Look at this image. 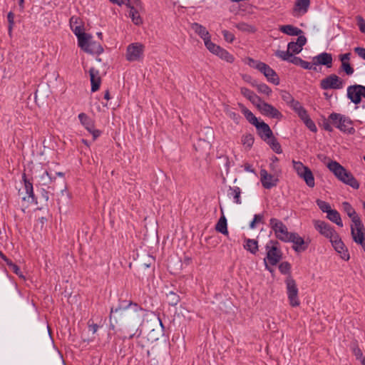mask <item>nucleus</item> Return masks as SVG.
<instances>
[{
    "label": "nucleus",
    "mask_w": 365,
    "mask_h": 365,
    "mask_svg": "<svg viewBox=\"0 0 365 365\" xmlns=\"http://www.w3.org/2000/svg\"><path fill=\"white\" fill-rule=\"evenodd\" d=\"M350 53H344L339 56V60L341 61V63H349V61L350 60Z\"/></svg>",
    "instance_id": "obj_58"
},
{
    "label": "nucleus",
    "mask_w": 365,
    "mask_h": 365,
    "mask_svg": "<svg viewBox=\"0 0 365 365\" xmlns=\"http://www.w3.org/2000/svg\"><path fill=\"white\" fill-rule=\"evenodd\" d=\"M354 51L357 55L365 60V48L361 47H356L354 48Z\"/></svg>",
    "instance_id": "obj_57"
},
{
    "label": "nucleus",
    "mask_w": 365,
    "mask_h": 365,
    "mask_svg": "<svg viewBox=\"0 0 365 365\" xmlns=\"http://www.w3.org/2000/svg\"><path fill=\"white\" fill-rule=\"evenodd\" d=\"M11 269H12V271L18 276L19 277H23L22 275V273L19 269V267L16 264H14L11 267Z\"/></svg>",
    "instance_id": "obj_63"
},
{
    "label": "nucleus",
    "mask_w": 365,
    "mask_h": 365,
    "mask_svg": "<svg viewBox=\"0 0 365 365\" xmlns=\"http://www.w3.org/2000/svg\"><path fill=\"white\" fill-rule=\"evenodd\" d=\"M332 56L331 54L324 52L313 58V63L314 65H323L327 68L332 66Z\"/></svg>",
    "instance_id": "obj_22"
},
{
    "label": "nucleus",
    "mask_w": 365,
    "mask_h": 365,
    "mask_svg": "<svg viewBox=\"0 0 365 365\" xmlns=\"http://www.w3.org/2000/svg\"><path fill=\"white\" fill-rule=\"evenodd\" d=\"M327 217L332 222L335 223L338 226L342 227H343V222L340 216V214L339 212L336 210H331L329 213L327 214Z\"/></svg>",
    "instance_id": "obj_34"
},
{
    "label": "nucleus",
    "mask_w": 365,
    "mask_h": 365,
    "mask_svg": "<svg viewBox=\"0 0 365 365\" xmlns=\"http://www.w3.org/2000/svg\"><path fill=\"white\" fill-rule=\"evenodd\" d=\"M287 289V298L289 304L296 307L299 306V289L295 280L290 276L287 277L284 281Z\"/></svg>",
    "instance_id": "obj_6"
},
{
    "label": "nucleus",
    "mask_w": 365,
    "mask_h": 365,
    "mask_svg": "<svg viewBox=\"0 0 365 365\" xmlns=\"http://www.w3.org/2000/svg\"><path fill=\"white\" fill-rule=\"evenodd\" d=\"M347 98L356 105L360 103L362 98H365V86L358 84L348 86Z\"/></svg>",
    "instance_id": "obj_12"
},
{
    "label": "nucleus",
    "mask_w": 365,
    "mask_h": 365,
    "mask_svg": "<svg viewBox=\"0 0 365 365\" xmlns=\"http://www.w3.org/2000/svg\"><path fill=\"white\" fill-rule=\"evenodd\" d=\"M207 49L214 55L217 56L220 58L225 61L227 63H232L235 61L233 55L230 53L227 50L221 46L215 44V43H210Z\"/></svg>",
    "instance_id": "obj_16"
},
{
    "label": "nucleus",
    "mask_w": 365,
    "mask_h": 365,
    "mask_svg": "<svg viewBox=\"0 0 365 365\" xmlns=\"http://www.w3.org/2000/svg\"><path fill=\"white\" fill-rule=\"evenodd\" d=\"M53 179L49 175L47 170H43L42 174L40 175V180L39 182H41L43 185H46L49 184L51 182H52Z\"/></svg>",
    "instance_id": "obj_46"
},
{
    "label": "nucleus",
    "mask_w": 365,
    "mask_h": 365,
    "mask_svg": "<svg viewBox=\"0 0 365 365\" xmlns=\"http://www.w3.org/2000/svg\"><path fill=\"white\" fill-rule=\"evenodd\" d=\"M306 126L312 132H317V128L314 123V122L309 118V115H307L306 118L302 120Z\"/></svg>",
    "instance_id": "obj_45"
},
{
    "label": "nucleus",
    "mask_w": 365,
    "mask_h": 365,
    "mask_svg": "<svg viewBox=\"0 0 365 365\" xmlns=\"http://www.w3.org/2000/svg\"><path fill=\"white\" fill-rule=\"evenodd\" d=\"M78 118L81 124L93 135V140H96L101 135V131L95 128L93 120H92L87 114L85 113H81L78 114Z\"/></svg>",
    "instance_id": "obj_13"
},
{
    "label": "nucleus",
    "mask_w": 365,
    "mask_h": 365,
    "mask_svg": "<svg viewBox=\"0 0 365 365\" xmlns=\"http://www.w3.org/2000/svg\"><path fill=\"white\" fill-rule=\"evenodd\" d=\"M103 48L100 43L93 41L92 39L90 41L87 49H86V53L91 54H101L103 53Z\"/></svg>",
    "instance_id": "obj_29"
},
{
    "label": "nucleus",
    "mask_w": 365,
    "mask_h": 365,
    "mask_svg": "<svg viewBox=\"0 0 365 365\" xmlns=\"http://www.w3.org/2000/svg\"><path fill=\"white\" fill-rule=\"evenodd\" d=\"M316 202H317V205H318V207H319V209L323 212H327L328 214L329 212H330L332 210L331 208L330 205L328 202H325V201H323V200H317L316 201Z\"/></svg>",
    "instance_id": "obj_44"
},
{
    "label": "nucleus",
    "mask_w": 365,
    "mask_h": 365,
    "mask_svg": "<svg viewBox=\"0 0 365 365\" xmlns=\"http://www.w3.org/2000/svg\"><path fill=\"white\" fill-rule=\"evenodd\" d=\"M329 120L341 132L348 134H353L355 132L353 121L348 116L337 113H332L329 115Z\"/></svg>",
    "instance_id": "obj_2"
},
{
    "label": "nucleus",
    "mask_w": 365,
    "mask_h": 365,
    "mask_svg": "<svg viewBox=\"0 0 365 365\" xmlns=\"http://www.w3.org/2000/svg\"><path fill=\"white\" fill-rule=\"evenodd\" d=\"M293 168L297 175L304 180L309 187H314L315 185L314 177L309 168L304 165L300 161L292 160Z\"/></svg>",
    "instance_id": "obj_5"
},
{
    "label": "nucleus",
    "mask_w": 365,
    "mask_h": 365,
    "mask_svg": "<svg viewBox=\"0 0 365 365\" xmlns=\"http://www.w3.org/2000/svg\"><path fill=\"white\" fill-rule=\"evenodd\" d=\"M277 242L275 241H269V243L266 245V250H267V256L264 259V264L266 268L271 271L268 267V264L270 265L274 266L276 265L282 259V252L277 247Z\"/></svg>",
    "instance_id": "obj_4"
},
{
    "label": "nucleus",
    "mask_w": 365,
    "mask_h": 365,
    "mask_svg": "<svg viewBox=\"0 0 365 365\" xmlns=\"http://www.w3.org/2000/svg\"><path fill=\"white\" fill-rule=\"evenodd\" d=\"M241 93L247 99L254 93V92L247 88H241Z\"/></svg>",
    "instance_id": "obj_56"
},
{
    "label": "nucleus",
    "mask_w": 365,
    "mask_h": 365,
    "mask_svg": "<svg viewBox=\"0 0 365 365\" xmlns=\"http://www.w3.org/2000/svg\"><path fill=\"white\" fill-rule=\"evenodd\" d=\"M310 4L309 0H297L295 2L294 11L301 14H305Z\"/></svg>",
    "instance_id": "obj_31"
},
{
    "label": "nucleus",
    "mask_w": 365,
    "mask_h": 365,
    "mask_svg": "<svg viewBox=\"0 0 365 365\" xmlns=\"http://www.w3.org/2000/svg\"><path fill=\"white\" fill-rule=\"evenodd\" d=\"M255 126L257 130L259 135L264 141H267L273 136L272 130L270 129L269 126L264 122H259Z\"/></svg>",
    "instance_id": "obj_21"
},
{
    "label": "nucleus",
    "mask_w": 365,
    "mask_h": 365,
    "mask_svg": "<svg viewBox=\"0 0 365 365\" xmlns=\"http://www.w3.org/2000/svg\"><path fill=\"white\" fill-rule=\"evenodd\" d=\"M329 241L333 248L340 255L341 258L345 261H348L350 258V255L348 249L341 240L339 235L337 233L336 236H334Z\"/></svg>",
    "instance_id": "obj_15"
},
{
    "label": "nucleus",
    "mask_w": 365,
    "mask_h": 365,
    "mask_svg": "<svg viewBox=\"0 0 365 365\" xmlns=\"http://www.w3.org/2000/svg\"><path fill=\"white\" fill-rule=\"evenodd\" d=\"M70 24L72 31L74 33L77 38L86 34L84 32L83 26L78 22L77 18L73 16L71 17L70 19Z\"/></svg>",
    "instance_id": "obj_28"
},
{
    "label": "nucleus",
    "mask_w": 365,
    "mask_h": 365,
    "mask_svg": "<svg viewBox=\"0 0 365 365\" xmlns=\"http://www.w3.org/2000/svg\"><path fill=\"white\" fill-rule=\"evenodd\" d=\"M327 167L339 181L354 189L359 188V183L352 173L338 162L331 160L327 163Z\"/></svg>",
    "instance_id": "obj_1"
},
{
    "label": "nucleus",
    "mask_w": 365,
    "mask_h": 365,
    "mask_svg": "<svg viewBox=\"0 0 365 365\" xmlns=\"http://www.w3.org/2000/svg\"><path fill=\"white\" fill-rule=\"evenodd\" d=\"M258 109L264 115L276 119L282 118V114L277 108L264 101L259 106Z\"/></svg>",
    "instance_id": "obj_18"
},
{
    "label": "nucleus",
    "mask_w": 365,
    "mask_h": 365,
    "mask_svg": "<svg viewBox=\"0 0 365 365\" xmlns=\"http://www.w3.org/2000/svg\"><path fill=\"white\" fill-rule=\"evenodd\" d=\"M7 20H8V22H9V25H11V26H14V13H12L11 11H10L8 14H7Z\"/></svg>",
    "instance_id": "obj_62"
},
{
    "label": "nucleus",
    "mask_w": 365,
    "mask_h": 365,
    "mask_svg": "<svg viewBox=\"0 0 365 365\" xmlns=\"http://www.w3.org/2000/svg\"><path fill=\"white\" fill-rule=\"evenodd\" d=\"M351 234L354 242L361 245L365 251V228L361 220L352 222Z\"/></svg>",
    "instance_id": "obj_9"
},
{
    "label": "nucleus",
    "mask_w": 365,
    "mask_h": 365,
    "mask_svg": "<svg viewBox=\"0 0 365 365\" xmlns=\"http://www.w3.org/2000/svg\"><path fill=\"white\" fill-rule=\"evenodd\" d=\"M126 6L130 9L128 14L132 20V22L137 26L142 24L143 19L138 9L135 6H131L129 3L127 4Z\"/></svg>",
    "instance_id": "obj_25"
},
{
    "label": "nucleus",
    "mask_w": 365,
    "mask_h": 365,
    "mask_svg": "<svg viewBox=\"0 0 365 365\" xmlns=\"http://www.w3.org/2000/svg\"><path fill=\"white\" fill-rule=\"evenodd\" d=\"M299 66L304 69H312V65L306 61L302 60Z\"/></svg>",
    "instance_id": "obj_60"
},
{
    "label": "nucleus",
    "mask_w": 365,
    "mask_h": 365,
    "mask_svg": "<svg viewBox=\"0 0 365 365\" xmlns=\"http://www.w3.org/2000/svg\"><path fill=\"white\" fill-rule=\"evenodd\" d=\"M241 190L239 187H230L228 191V196L234 200V202L237 204H241L240 198Z\"/></svg>",
    "instance_id": "obj_37"
},
{
    "label": "nucleus",
    "mask_w": 365,
    "mask_h": 365,
    "mask_svg": "<svg viewBox=\"0 0 365 365\" xmlns=\"http://www.w3.org/2000/svg\"><path fill=\"white\" fill-rule=\"evenodd\" d=\"M224 39L228 43H232L235 39V35L227 30H223L222 31Z\"/></svg>",
    "instance_id": "obj_48"
},
{
    "label": "nucleus",
    "mask_w": 365,
    "mask_h": 365,
    "mask_svg": "<svg viewBox=\"0 0 365 365\" xmlns=\"http://www.w3.org/2000/svg\"><path fill=\"white\" fill-rule=\"evenodd\" d=\"M314 228L324 237L329 239H332L337 232L333 227L324 221L315 220L313 221Z\"/></svg>",
    "instance_id": "obj_14"
},
{
    "label": "nucleus",
    "mask_w": 365,
    "mask_h": 365,
    "mask_svg": "<svg viewBox=\"0 0 365 365\" xmlns=\"http://www.w3.org/2000/svg\"><path fill=\"white\" fill-rule=\"evenodd\" d=\"M272 149L274 152H275L277 154H280L282 153V147L279 144V143L277 140V139L272 136L269 140L265 141Z\"/></svg>",
    "instance_id": "obj_39"
},
{
    "label": "nucleus",
    "mask_w": 365,
    "mask_h": 365,
    "mask_svg": "<svg viewBox=\"0 0 365 365\" xmlns=\"http://www.w3.org/2000/svg\"><path fill=\"white\" fill-rule=\"evenodd\" d=\"M227 114L235 123H238L239 122V120L240 119V115L238 113H235L234 111H232V110H229V111H227Z\"/></svg>",
    "instance_id": "obj_55"
},
{
    "label": "nucleus",
    "mask_w": 365,
    "mask_h": 365,
    "mask_svg": "<svg viewBox=\"0 0 365 365\" xmlns=\"http://www.w3.org/2000/svg\"><path fill=\"white\" fill-rule=\"evenodd\" d=\"M289 242L293 243L292 247L296 252L304 251L307 248V245L305 244L304 239L297 233H291L286 242Z\"/></svg>",
    "instance_id": "obj_19"
},
{
    "label": "nucleus",
    "mask_w": 365,
    "mask_h": 365,
    "mask_svg": "<svg viewBox=\"0 0 365 365\" xmlns=\"http://www.w3.org/2000/svg\"><path fill=\"white\" fill-rule=\"evenodd\" d=\"M168 297L170 298L169 304L172 306L176 305L179 302V297L173 292H170Z\"/></svg>",
    "instance_id": "obj_52"
},
{
    "label": "nucleus",
    "mask_w": 365,
    "mask_h": 365,
    "mask_svg": "<svg viewBox=\"0 0 365 365\" xmlns=\"http://www.w3.org/2000/svg\"><path fill=\"white\" fill-rule=\"evenodd\" d=\"M247 63L250 67L256 68L263 73L267 81L270 83L274 85H278L279 83V78L277 73L269 65L250 58H248Z\"/></svg>",
    "instance_id": "obj_3"
},
{
    "label": "nucleus",
    "mask_w": 365,
    "mask_h": 365,
    "mask_svg": "<svg viewBox=\"0 0 365 365\" xmlns=\"http://www.w3.org/2000/svg\"><path fill=\"white\" fill-rule=\"evenodd\" d=\"M292 107L294 109V110L297 113L298 116L300 118L301 120L304 119L307 115H309L307 111L299 101H293L292 102Z\"/></svg>",
    "instance_id": "obj_33"
},
{
    "label": "nucleus",
    "mask_w": 365,
    "mask_h": 365,
    "mask_svg": "<svg viewBox=\"0 0 365 365\" xmlns=\"http://www.w3.org/2000/svg\"><path fill=\"white\" fill-rule=\"evenodd\" d=\"M307 43V38L304 36H298L297 41H291L287 45V48L292 54H297L302 50Z\"/></svg>",
    "instance_id": "obj_20"
},
{
    "label": "nucleus",
    "mask_w": 365,
    "mask_h": 365,
    "mask_svg": "<svg viewBox=\"0 0 365 365\" xmlns=\"http://www.w3.org/2000/svg\"><path fill=\"white\" fill-rule=\"evenodd\" d=\"M262 220V216L260 215H255L252 221L250 222V227L251 229L255 228L256 223L260 222Z\"/></svg>",
    "instance_id": "obj_54"
},
{
    "label": "nucleus",
    "mask_w": 365,
    "mask_h": 365,
    "mask_svg": "<svg viewBox=\"0 0 365 365\" xmlns=\"http://www.w3.org/2000/svg\"><path fill=\"white\" fill-rule=\"evenodd\" d=\"M248 100H250L257 108H259V106L264 102L255 93L249 98Z\"/></svg>",
    "instance_id": "obj_50"
},
{
    "label": "nucleus",
    "mask_w": 365,
    "mask_h": 365,
    "mask_svg": "<svg viewBox=\"0 0 365 365\" xmlns=\"http://www.w3.org/2000/svg\"><path fill=\"white\" fill-rule=\"evenodd\" d=\"M258 91L264 93L267 96H269L272 93V89L266 84L261 83L257 86Z\"/></svg>",
    "instance_id": "obj_47"
},
{
    "label": "nucleus",
    "mask_w": 365,
    "mask_h": 365,
    "mask_svg": "<svg viewBox=\"0 0 365 365\" xmlns=\"http://www.w3.org/2000/svg\"><path fill=\"white\" fill-rule=\"evenodd\" d=\"M274 55L283 61H289L292 53L289 51L288 49L287 51L277 50L274 52Z\"/></svg>",
    "instance_id": "obj_43"
},
{
    "label": "nucleus",
    "mask_w": 365,
    "mask_h": 365,
    "mask_svg": "<svg viewBox=\"0 0 365 365\" xmlns=\"http://www.w3.org/2000/svg\"><path fill=\"white\" fill-rule=\"evenodd\" d=\"M269 226L274 231L276 237L279 240L287 242L288 237H290L292 232L288 231L287 226L281 220L277 218H271Z\"/></svg>",
    "instance_id": "obj_8"
},
{
    "label": "nucleus",
    "mask_w": 365,
    "mask_h": 365,
    "mask_svg": "<svg viewBox=\"0 0 365 365\" xmlns=\"http://www.w3.org/2000/svg\"><path fill=\"white\" fill-rule=\"evenodd\" d=\"M344 84V81L336 74H331L320 81V87L323 90L341 89Z\"/></svg>",
    "instance_id": "obj_10"
},
{
    "label": "nucleus",
    "mask_w": 365,
    "mask_h": 365,
    "mask_svg": "<svg viewBox=\"0 0 365 365\" xmlns=\"http://www.w3.org/2000/svg\"><path fill=\"white\" fill-rule=\"evenodd\" d=\"M302 61V58H300L299 57H294V56H293V54L291 55V58H290V59H289V62H291L297 66H299Z\"/></svg>",
    "instance_id": "obj_59"
},
{
    "label": "nucleus",
    "mask_w": 365,
    "mask_h": 365,
    "mask_svg": "<svg viewBox=\"0 0 365 365\" xmlns=\"http://www.w3.org/2000/svg\"><path fill=\"white\" fill-rule=\"evenodd\" d=\"M240 107L241 108V112L243 113L246 119L251 124L255 125L259 123L258 119L257 117L250 111L249 109H247L246 107H245L243 105L240 104Z\"/></svg>",
    "instance_id": "obj_32"
},
{
    "label": "nucleus",
    "mask_w": 365,
    "mask_h": 365,
    "mask_svg": "<svg viewBox=\"0 0 365 365\" xmlns=\"http://www.w3.org/2000/svg\"><path fill=\"white\" fill-rule=\"evenodd\" d=\"M192 29L204 41L205 46L207 48L210 43H212L211 36L207 29L198 23H193L191 25Z\"/></svg>",
    "instance_id": "obj_17"
},
{
    "label": "nucleus",
    "mask_w": 365,
    "mask_h": 365,
    "mask_svg": "<svg viewBox=\"0 0 365 365\" xmlns=\"http://www.w3.org/2000/svg\"><path fill=\"white\" fill-rule=\"evenodd\" d=\"M342 207L344 212H346L347 215L351 219L352 222H356V220H360V218L356 215L354 209L349 202H344L342 203Z\"/></svg>",
    "instance_id": "obj_30"
},
{
    "label": "nucleus",
    "mask_w": 365,
    "mask_h": 365,
    "mask_svg": "<svg viewBox=\"0 0 365 365\" xmlns=\"http://www.w3.org/2000/svg\"><path fill=\"white\" fill-rule=\"evenodd\" d=\"M241 141L245 148L250 149L253 145L255 139L252 134L248 133L242 135Z\"/></svg>",
    "instance_id": "obj_42"
},
{
    "label": "nucleus",
    "mask_w": 365,
    "mask_h": 365,
    "mask_svg": "<svg viewBox=\"0 0 365 365\" xmlns=\"http://www.w3.org/2000/svg\"><path fill=\"white\" fill-rule=\"evenodd\" d=\"M22 180L24 182V188L26 190V193L27 194V196H25L23 197L24 200H28L31 202H36V198L34 193V188H33V184L31 182H30L26 178V175L25 173L22 175Z\"/></svg>",
    "instance_id": "obj_23"
},
{
    "label": "nucleus",
    "mask_w": 365,
    "mask_h": 365,
    "mask_svg": "<svg viewBox=\"0 0 365 365\" xmlns=\"http://www.w3.org/2000/svg\"><path fill=\"white\" fill-rule=\"evenodd\" d=\"M78 46L86 52V49L92 39V36L90 34H85L78 36Z\"/></svg>",
    "instance_id": "obj_35"
},
{
    "label": "nucleus",
    "mask_w": 365,
    "mask_h": 365,
    "mask_svg": "<svg viewBox=\"0 0 365 365\" xmlns=\"http://www.w3.org/2000/svg\"><path fill=\"white\" fill-rule=\"evenodd\" d=\"M290 268H291L290 264L289 262H282L279 265V269L280 272L282 273V274H287V273H289V270H290Z\"/></svg>",
    "instance_id": "obj_51"
},
{
    "label": "nucleus",
    "mask_w": 365,
    "mask_h": 365,
    "mask_svg": "<svg viewBox=\"0 0 365 365\" xmlns=\"http://www.w3.org/2000/svg\"><path fill=\"white\" fill-rule=\"evenodd\" d=\"M356 21L360 31L365 34V20L361 16H358Z\"/></svg>",
    "instance_id": "obj_53"
},
{
    "label": "nucleus",
    "mask_w": 365,
    "mask_h": 365,
    "mask_svg": "<svg viewBox=\"0 0 365 365\" xmlns=\"http://www.w3.org/2000/svg\"><path fill=\"white\" fill-rule=\"evenodd\" d=\"M280 171L275 170L274 174H269L265 169L260 170V182L265 189H271L277 186L279 182V174Z\"/></svg>",
    "instance_id": "obj_11"
},
{
    "label": "nucleus",
    "mask_w": 365,
    "mask_h": 365,
    "mask_svg": "<svg viewBox=\"0 0 365 365\" xmlns=\"http://www.w3.org/2000/svg\"><path fill=\"white\" fill-rule=\"evenodd\" d=\"M89 74L91 83V91L96 92L99 89L101 83L99 71L94 68H91L89 69Z\"/></svg>",
    "instance_id": "obj_24"
},
{
    "label": "nucleus",
    "mask_w": 365,
    "mask_h": 365,
    "mask_svg": "<svg viewBox=\"0 0 365 365\" xmlns=\"http://www.w3.org/2000/svg\"><path fill=\"white\" fill-rule=\"evenodd\" d=\"M145 46L139 42L132 43L127 46L125 58L130 62L140 61L144 56Z\"/></svg>",
    "instance_id": "obj_7"
},
{
    "label": "nucleus",
    "mask_w": 365,
    "mask_h": 365,
    "mask_svg": "<svg viewBox=\"0 0 365 365\" xmlns=\"http://www.w3.org/2000/svg\"><path fill=\"white\" fill-rule=\"evenodd\" d=\"M279 30L287 34V35H289V36H301V34H302V31L297 28V27H295L292 25H283V26H280L279 28Z\"/></svg>",
    "instance_id": "obj_27"
},
{
    "label": "nucleus",
    "mask_w": 365,
    "mask_h": 365,
    "mask_svg": "<svg viewBox=\"0 0 365 365\" xmlns=\"http://www.w3.org/2000/svg\"><path fill=\"white\" fill-rule=\"evenodd\" d=\"M341 69L349 76L352 75L354 72V68L349 63H341Z\"/></svg>",
    "instance_id": "obj_49"
},
{
    "label": "nucleus",
    "mask_w": 365,
    "mask_h": 365,
    "mask_svg": "<svg viewBox=\"0 0 365 365\" xmlns=\"http://www.w3.org/2000/svg\"><path fill=\"white\" fill-rule=\"evenodd\" d=\"M235 27L238 30L245 33H255L256 31V28L254 26L248 24L245 22H240L237 24L235 25Z\"/></svg>",
    "instance_id": "obj_40"
},
{
    "label": "nucleus",
    "mask_w": 365,
    "mask_h": 365,
    "mask_svg": "<svg viewBox=\"0 0 365 365\" xmlns=\"http://www.w3.org/2000/svg\"><path fill=\"white\" fill-rule=\"evenodd\" d=\"M324 130H326L329 132H331L333 130L332 126L329 123H324Z\"/></svg>",
    "instance_id": "obj_64"
},
{
    "label": "nucleus",
    "mask_w": 365,
    "mask_h": 365,
    "mask_svg": "<svg viewBox=\"0 0 365 365\" xmlns=\"http://www.w3.org/2000/svg\"><path fill=\"white\" fill-rule=\"evenodd\" d=\"M244 247L252 254H256L258 251V243L255 240L247 239L245 241Z\"/></svg>",
    "instance_id": "obj_36"
},
{
    "label": "nucleus",
    "mask_w": 365,
    "mask_h": 365,
    "mask_svg": "<svg viewBox=\"0 0 365 365\" xmlns=\"http://www.w3.org/2000/svg\"><path fill=\"white\" fill-rule=\"evenodd\" d=\"M123 303H125V304H123L122 303L115 309L112 308L110 313H118L120 312L122 314L123 311L127 310L130 307H133V309L135 312H138L140 309V307L138 305L137 303L133 302H123Z\"/></svg>",
    "instance_id": "obj_26"
},
{
    "label": "nucleus",
    "mask_w": 365,
    "mask_h": 365,
    "mask_svg": "<svg viewBox=\"0 0 365 365\" xmlns=\"http://www.w3.org/2000/svg\"><path fill=\"white\" fill-rule=\"evenodd\" d=\"M88 329L90 331H91L93 334L96 333V331L98 329V325L96 324H90L88 323Z\"/></svg>",
    "instance_id": "obj_61"
},
{
    "label": "nucleus",
    "mask_w": 365,
    "mask_h": 365,
    "mask_svg": "<svg viewBox=\"0 0 365 365\" xmlns=\"http://www.w3.org/2000/svg\"><path fill=\"white\" fill-rule=\"evenodd\" d=\"M215 229L217 232L223 234V235H227V220L225 217L223 215L222 216L220 220H218Z\"/></svg>",
    "instance_id": "obj_38"
},
{
    "label": "nucleus",
    "mask_w": 365,
    "mask_h": 365,
    "mask_svg": "<svg viewBox=\"0 0 365 365\" xmlns=\"http://www.w3.org/2000/svg\"><path fill=\"white\" fill-rule=\"evenodd\" d=\"M353 354L356 359L361 361L362 365H365V358L363 356V352L356 344H354L351 346Z\"/></svg>",
    "instance_id": "obj_41"
}]
</instances>
